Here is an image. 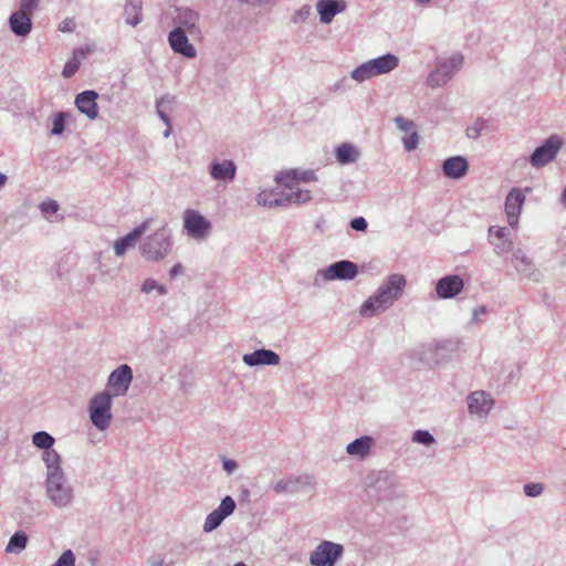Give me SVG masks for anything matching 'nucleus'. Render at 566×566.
Here are the masks:
<instances>
[{
  "mask_svg": "<svg viewBox=\"0 0 566 566\" xmlns=\"http://www.w3.org/2000/svg\"><path fill=\"white\" fill-rule=\"evenodd\" d=\"M419 140H420V136L416 129L402 138L403 148L407 151H412L418 147Z\"/></svg>",
  "mask_w": 566,
  "mask_h": 566,
  "instance_id": "nucleus-43",
  "label": "nucleus"
},
{
  "mask_svg": "<svg viewBox=\"0 0 566 566\" xmlns=\"http://www.w3.org/2000/svg\"><path fill=\"white\" fill-rule=\"evenodd\" d=\"M188 32L172 29L168 34V43L171 50L187 59H195L197 56L196 48L189 42Z\"/></svg>",
  "mask_w": 566,
  "mask_h": 566,
  "instance_id": "nucleus-24",
  "label": "nucleus"
},
{
  "mask_svg": "<svg viewBox=\"0 0 566 566\" xmlns=\"http://www.w3.org/2000/svg\"><path fill=\"white\" fill-rule=\"evenodd\" d=\"M40 0H20V10L33 13L39 8Z\"/></svg>",
  "mask_w": 566,
  "mask_h": 566,
  "instance_id": "nucleus-49",
  "label": "nucleus"
},
{
  "mask_svg": "<svg viewBox=\"0 0 566 566\" xmlns=\"http://www.w3.org/2000/svg\"><path fill=\"white\" fill-rule=\"evenodd\" d=\"M316 11L319 15L322 24H329L334 18L346 10L345 0H318L316 2Z\"/></svg>",
  "mask_w": 566,
  "mask_h": 566,
  "instance_id": "nucleus-27",
  "label": "nucleus"
},
{
  "mask_svg": "<svg viewBox=\"0 0 566 566\" xmlns=\"http://www.w3.org/2000/svg\"><path fill=\"white\" fill-rule=\"evenodd\" d=\"M140 291L144 294H150L154 291H156L158 295L168 294V289L165 285L159 284L155 279H151V277L146 279L142 283Z\"/></svg>",
  "mask_w": 566,
  "mask_h": 566,
  "instance_id": "nucleus-40",
  "label": "nucleus"
},
{
  "mask_svg": "<svg viewBox=\"0 0 566 566\" xmlns=\"http://www.w3.org/2000/svg\"><path fill=\"white\" fill-rule=\"evenodd\" d=\"M463 289V279L457 274H449L437 281L434 291L438 298L449 300L457 297Z\"/></svg>",
  "mask_w": 566,
  "mask_h": 566,
  "instance_id": "nucleus-20",
  "label": "nucleus"
},
{
  "mask_svg": "<svg viewBox=\"0 0 566 566\" xmlns=\"http://www.w3.org/2000/svg\"><path fill=\"white\" fill-rule=\"evenodd\" d=\"M42 461L45 467L46 499L59 510L71 507L75 501V490L62 467V457L57 451H51L42 457Z\"/></svg>",
  "mask_w": 566,
  "mask_h": 566,
  "instance_id": "nucleus-1",
  "label": "nucleus"
},
{
  "mask_svg": "<svg viewBox=\"0 0 566 566\" xmlns=\"http://www.w3.org/2000/svg\"><path fill=\"white\" fill-rule=\"evenodd\" d=\"M465 401L469 415L480 421L488 418L495 405L492 395L485 390H475L470 392L467 396Z\"/></svg>",
  "mask_w": 566,
  "mask_h": 566,
  "instance_id": "nucleus-13",
  "label": "nucleus"
},
{
  "mask_svg": "<svg viewBox=\"0 0 566 566\" xmlns=\"http://www.w3.org/2000/svg\"><path fill=\"white\" fill-rule=\"evenodd\" d=\"M32 13L18 10L10 15L9 23L12 32L18 36H27L32 29Z\"/></svg>",
  "mask_w": 566,
  "mask_h": 566,
  "instance_id": "nucleus-29",
  "label": "nucleus"
},
{
  "mask_svg": "<svg viewBox=\"0 0 566 566\" xmlns=\"http://www.w3.org/2000/svg\"><path fill=\"white\" fill-rule=\"evenodd\" d=\"M560 202L563 205H566V188L564 189V191L562 192V196H560Z\"/></svg>",
  "mask_w": 566,
  "mask_h": 566,
  "instance_id": "nucleus-58",
  "label": "nucleus"
},
{
  "mask_svg": "<svg viewBox=\"0 0 566 566\" xmlns=\"http://www.w3.org/2000/svg\"><path fill=\"white\" fill-rule=\"evenodd\" d=\"M222 467H223V470L228 473V474H231L234 472V470L238 468V464L234 460H231V459H223L222 461Z\"/></svg>",
  "mask_w": 566,
  "mask_h": 566,
  "instance_id": "nucleus-52",
  "label": "nucleus"
},
{
  "mask_svg": "<svg viewBox=\"0 0 566 566\" xmlns=\"http://www.w3.org/2000/svg\"><path fill=\"white\" fill-rule=\"evenodd\" d=\"M394 122L396 127L403 133H411L417 129L415 122L407 119L403 116H396Z\"/></svg>",
  "mask_w": 566,
  "mask_h": 566,
  "instance_id": "nucleus-42",
  "label": "nucleus"
},
{
  "mask_svg": "<svg viewBox=\"0 0 566 566\" xmlns=\"http://www.w3.org/2000/svg\"><path fill=\"white\" fill-rule=\"evenodd\" d=\"M489 242L494 248V253L499 256H502L509 252L515 250L513 249V241L510 237V231L506 228L499 226H491L489 228Z\"/></svg>",
  "mask_w": 566,
  "mask_h": 566,
  "instance_id": "nucleus-21",
  "label": "nucleus"
},
{
  "mask_svg": "<svg viewBox=\"0 0 566 566\" xmlns=\"http://www.w3.org/2000/svg\"><path fill=\"white\" fill-rule=\"evenodd\" d=\"M357 274L358 268L354 262L347 260L337 261L315 273L314 285L321 286V284L326 281L353 280Z\"/></svg>",
  "mask_w": 566,
  "mask_h": 566,
  "instance_id": "nucleus-10",
  "label": "nucleus"
},
{
  "mask_svg": "<svg viewBox=\"0 0 566 566\" xmlns=\"http://www.w3.org/2000/svg\"><path fill=\"white\" fill-rule=\"evenodd\" d=\"M469 171V161L463 156L449 157L442 163V172L449 179H461Z\"/></svg>",
  "mask_w": 566,
  "mask_h": 566,
  "instance_id": "nucleus-28",
  "label": "nucleus"
},
{
  "mask_svg": "<svg viewBox=\"0 0 566 566\" xmlns=\"http://www.w3.org/2000/svg\"><path fill=\"white\" fill-rule=\"evenodd\" d=\"M311 191H291L282 186L281 189H262L255 197L256 205L265 208L286 207L295 203H306L311 201Z\"/></svg>",
  "mask_w": 566,
  "mask_h": 566,
  "instance_id": "nucleus-4",
  "label": "nucleus"
},
{
  "mask_svg": "<svg viewBox=\"0 0 566 566\" xmlns=\"http://www.w3.org/2000/svg\"><path fill=\"white\" fill-rule=\"evenodd\" d=\"M185 272V266L181 263H176L170 270H169V276L171 279H175Z\"/></svg>",
  "mask_w": 566,
  "mask_h": 566,
  "instance_id": "nucleus-53",
  "label": "nucleus"
},
{
  "mask_svg": "<svg viewBox=\"0 0 566 566\" xmlns=\"http://www.w3.org/2000/svg\"><path fill=\"white\" fill-rule=\"evenodd\" d=\"M199 12L188 7L177 8L172 17L174 29L188 32L193 40L202 39Z\"/></svg>",
  "mask_w": 566,
  "mask_h": 566,
  "instance_id": "nucleus-11",
  "label": "nucleus"
},
{
  "mask_svg": "<svg viewBox=\"0 0 566 566\" xmlns=\"http://www.w3.org/2000/svg\"><path fill=\"white\" fill-rule=\"evenodd\" d=\"M482 128L483 122L478 120L472 126L468 127L467 136L471 139H476L481 135Z\"/></svg>",
  "mask_w": 566,
  "mask_h": 566,
  "instance_id": "nucleus-48",
  "label": "nucleus"
},
{
  "mask_svg": "<svg viewBox=\"0 0 566 566\" xmlns=\"http://www.w3.org/2000/svg\"><path fill=\"white\" fill-rule=\"evenodd\" d=\"M171 132H172V130H171V125L166 126V129H165V132H164V137H165V138H168V137L171 135Z\"/></svg>",
  "mask_w": 566,
  "mask_h": 566,
  "instance_id": "nucleus-56",
  "label": "nucleus"
},
{
  "mask_svg": "<svg viewBox=\"0 0 566 566\" xmlns=\"http://www.w3.org/2000/svg\"><path fill=\"white\" fill-rule=\"evenodd\" d=\"M172 245V230L164 223L142 240L139 252L146 261L158 263L170 254Z\"/></svg>",
  "mask_w": 566,
  "mask_h": 566,
  "instance_id": "nucleus-3",
  "label": "nucleus"
},
{
  "mask_svg": "<svg viewBox=\"0 0 566 566\" xmlns=\"http://www.w3.org/2000/svg\"><path fill=\"white\" fill-rule=\"evenodd\" d=\"M275 181L280 186H284L285 189H290L291 191H308L300 186V182H311L316 181V175L313 170H300V169H291L286 171H281L275 176Z\"/></svg>",
  "mask_w": 566,
  "mask_h": 566,
  "instance_id": "nucleus-16",
  "label": "nucleus"
},
{
  "mask_svg": "<svg viewBox=\"0 0 566 566\" xmlns=\"http://www.w3.org/2000/svg\"><path fill=\"white\" fill-rule=\"evenodd\" d=\"M311 14V8L310 6H303L301 9H298L294 15H293V22H305Z\"/></svg>",
  "mask_w": 566,
  "mask_h": 566,
  "instance_id": "nucleus-47",
  "label": "nucleus"
},
{
  "mask_svg": "<svg viewBox=\"0 0 566 566\" xmlns=\"http://www.w3.org/2000/svg\"><path fill=\"white\" fill-rule=\"evenodd\" d=\"M8 181V177L6 174L0 172V191L6 187V184Z\"/></svg>",
  "mask_w": 566,
  "mask_h": 566,
  "instance_id": "nucleus-55",
  "label": "nucleus"
},
{
  "mask_svg": "<svg viewBox=\"0 0 566 566\" xmlns=\"http://www.w3.org/2000/svg\"><path fill=\"white\" fill-rule=\"evenodd\" d=\"M375 486L382 499H390L397 493L396 478L389 472H379Z\"/></svg>",
  "mask_w": 566,
  "mask_h": 566,
  "instance_id": "nucleus-32",
  "label": "nucleus"
},
{
  "mask_svg": "<svg viewBox=\"0 0 566 566\" xmlns=\"http://www.w3.org/2000/svg\"><path fill=\"white\" fill-rule=\"evenodd\" d=\"M235 1L241 4H247V6H251V7H260V6H263V4H266L270 2V0H235Z\"/></svg>",
  "mask_w": 566,
  "mask_h": 566,
  "instance_id": "nucleus-54",
  "label": "nucleus"
},
{
  "mask_svg": "<svg viewBox=\"0 0 566 566\" xmlns=\"http://www.w3.org/2000/svg\"><path fill=\"white\" fill-rule=\"evenodd\" d=\"M563 147V139L558 135H552L536 147L530 156V164L534 168H543L553 161Z\"/></svg>",
  "mask_w": 566,
  "mask_h": 566,
  "instance_id": "nucleus-12",
  "label": "nucleus"
},
{
  "mask_svg": "<svg viewBox=\"0 0 566 566\" xmlns=\"http://www.w3.org/2000/svg\"><path fill=\"white\" fill-rule=\"evenodd\" d=\"M233 566H248V565L244 564L243 562H239V563L234 564Z\"/></svg>",
  "mask_w": 566,
  "mask_h": 566,
  "instance_id": "nucleus-59",
  "label": "nucleus"
},
{
  "mask_svg": "<svg viewBox=\"0 0 566 566\" xmlns=\"http://www.w3.org/2000/svg\"><path fill=\"white\" fill-rule=\"evenodd\" d=\"M125 22L136 27L142 21V0H127L124 9Z\"/></svg>",
  "mask_w": 566,
  "mask_h": 566,
  "instance_id": "nucleus-36",
  "label": "nucleus"
},
{
  "mask_svg": "<svg viewBox=\"0 0 566 566\" xmlns=\"http://www.w3.org/2000/svg\"><path fill=\"white\" fill-rule=\"evenodd\" d=\"M525 199V193L521 188L511 189L505 198L504 210L507 217V223L513 229L517 228Z\"/></svg>",
  "mask_w": 566,
  "mask_h": 566,
  "instance_id": "nucleus-19",
  "label": "nucleus"
},
{
  "mask_svg": "<svg viewBox=\"0 0 566 566\" xmlns=\"http://www.w3.org/2000/svg\"><path fill=\"white\" fill-rule=\"evenodd\" d=\"M235 507L237 504L232 496H224L219 506L206 516L202 526L203 532L211 533L217 530L234 512Z\"/></svg>",
  "mask_w": 566,
  "mask_h": 566,
  "instance_id": "nucleus-18",
  "label": "nucleus"
},
{
  "mask_svg": "<svg viewBox=\"0 0 566 566\" xmlns=\"http://www.w3.org/2000/svg\"><path fill=\"white\" fill-rule=\"evenodd\" d=\"M375 440L370 436H361L346 446V452L350 457L365 459L371 451Z\"/></svg>",
  "mask_w": 566,
  "mask_h": 566,
  "instance_id": "nucleus-30",
  "label": "nucleus"
},
{
  "mask_svg": "<svg viewBox=\"0 0 566 566\" xmlns=\"http://www.w3.org/2000/svg\"><path fill=\"white\" fill-rule=\"evenodd\" d=\"M70 117V114L66 112H56L52 116V128H51V135L59 136L62 135L65 130V124L67 118Z\"/></svg>",
  "mask_w": 566,
  "mask_h": 566,
  "instance_id": "nucleus-39",
  "label": "nucleus"
},
{
  "mask_svg": "<svg viewBox=\"0 0 566 566\" xmlns=\"http://www.w3.org/2000/svg\"><path fill=\"white\" fill-rule=\"evenodd\" d=\"M185 546L177 545L171 547L166 554L157 553L153 554L147 563L149 566H175L177 559L175 557H179L184 554Z\"/></svg>",
  "mask_w": 566,
  "mask_h": 566,
  "instance_id": "nucleus-31",
  "label": "nucleus"
},
{
  "mask_svg": "<svg viewBox=\"0 0 566 566\" xmlns=\"http://www.w3.org/2000/svg\"><path fill=\"white\" fill-rule=\"evenodd\" d=\"M154 223L153 218L145 219L140 224L135 227L126 235L118 238L114 242V252L117 256H123L127 250L136 243L137 239L140 238Z\"/></svg>",
  "mask_w": 566,
  "mask_h": 566,
  "instance_id": "nucleus-22",
  "label": "nucleus"
},
{
  "mask_svg": "<svg viewBox=\"0 0 566 566\" xmlns=\"http://www.w3.org/2000/svg\"><path fill=\"white\" fill-rule=\"evenodd\" d=\"M237 169L235 163L226 158H212L208 165V174L211 180L221 186H228L234 181Z\"/></svg>",
  "mask_w": 566,
  "mask_h": 566,
  "instance_id": "nucleus-15",
  "label": "nucleus"
},
{
  "mask_svg": "<svg viewBox=\"0 0 566 566\" xmlns=\"http://www.w3.org/2000/svg\"><path fill=\"white\" fill-rule=\"evenodd\" d=\"M368 223L364 217H356L350 221V228L355 231H365Z\"/></svg>",
  "mask_w": 566,
  "mask_h": 566,
  "instance_id": "nucleus-50",
  "label": "nucleus"
},
{
  "mask_svg": "<svg viewBox=\"0 0 566 566\" xmlns=\"http://www.w3.org/2000/svg\"><path fill=\"white\" fill-rule=\"evenodd\" d=\"M342 544L323 539L310 553L311 566H336L344 556Z\"/></svg>",
  "mask_w": 566,
  "mask_h": 566,
  "instance_id": "nucleus-8",
  "label": "nucleus"
},
{
  "mask_svg": "<svg viewBox=\"0 0 566 566\" xmlns=\"http://www.w3.org/2000/svg\"><path fill=\"white\" fill-rule=\"evenodd\" d=\"M486 314H488L486 306H484V305L476 306L472 311V316H471L470 323L472 325H476V324L481 323Z\"/></svg>",
  "mask_w": 566,
  "mask_h": 566,
  "instance_id": "nucleus-46",
  "label": "nucleus"
},
{
  "mask_svg": "<svg viewBox=\"0 0 566 566\" xmlns=\"http://www.w3.org/2000/svg\"><path fill=\"white\" fill-rule=\"evenodd\" d=\"M92 52V48L86 45L73 51L72 57L65 63L62 75L65 78L72 77L80 69L81 61Z\"/></svg>",
  "mask_w": 566,
  "mask_h": 566,
  "instance_id": "nucleus-34",
  "label": "nucleus"
},
{
  "mask_svg": "<svg viewBox=\"0 0 566 566\" xmlns=\"http://www.w3.org/2000/svg\"><path fill=\"white\" fill-rule=\"evenodd\" d=\"M407 279L401 273L388 275L360 306L359 314L364 317L378 315L390 308L403 294Z\"/></svg>",
  "mask_w": 566,
  "mask_h": 566,
  "instance_id": "nucleus-2",
  "label": "nucleus"
},
{
  "mask_svg": "<svg viewBox=\"0 0 566 566\" xmlns=\"http://www.w3.org/2000/svg\"><path fill=\"white\" fill-rule=\"evenodd\" d=\"M511 263L518 275L526 280L539 282L543 279V274L534 261L520 248L513 251Z\"/></svg>",
  "mask_w": 566,
  "mask_h": 566,
  "instance_id": "nucleus-17",
  "label": "nucleus"
},
{
  "mask_svg": "<svg viewBox=\"0 0 566 566\" xmlns=\"http://www.w3.org/2000/svg\"><path fill=\"white\" fill-rule=\"evenodd\" d=\"M75 29V22L73 19L66 18L59 24V31L61 32H73Z\"/></svg>",
  "mask_w": 566,
  "mask_h": 566,
  "instance_id": "nucleus-51",
  "label": "nucleus"
},
{
  "mask_svg": "<svg viewBox=\"0 0 566 566\" xmlns=\"http://www.w3.org/2000/svg\"><path fill=\"white\" fill-rule=\"evenodd\" d=\"M335 156L340 165H348L358 160L360 151L353 144L343 143L336 147Z\"/></svg>",
  "mask_w": 566,
  "mask_h": 566,
  "instance_id": "nucleus-35",
  "label": "nucleus"
},
{
  "mask_svg": "<svg viewBox=\"0 0 566 566\" xmlns=\"http://www.w3.org/2000/svg\"><path fill=\"white\" fill-rule=\"evenodd\" d=\"M28 535L23 531L15 532L9 539V543L7 544L6 552L7 553H13L19 554L22 551L25 549L28 544Z\"/></svg>",
  "mask_w": 566,
  "mask_h": 566,
  "instance_id": "nucleus-38",
  "label": "nucleus"
},
{
  "mask_svg": "<svg viewBox=\"0 0 566 566\" xmlns=\"http://www.w3.org/2000/svg\"><path fill=\"white\" fill-rule=\"evenodd\" d=\"M242 361L249 367L277 366L281 358L280 355L272 349L260 348L252 353L244 354Z\"/></svg>",
  "mask_w": 566,
  "mask_h": 566,
  "instance_id": "nucleus-26",
  "label": "nucleus"
},
{
  "mask_svg": "<svg viewBox=\"0 0 566 566\" xmlns=\"http://www.w3.org/2000/svg\"><path fill=\"white\" fill-rule=\"evenodd\" d=\"M430 1L431 0H415V2L420 6H427L430 3Z\"/></svg>",
  "mask_w": 566,
  "mask_h": 566,
  "instance_id": "nucleus-57",
  "label": "nucleus"
},
{
  "mask_svg": "<svg viewBox=\"0 0 566 566\" xmlns=\"http://www.w3.org/2000/svg\"><path fill=\"white\" fill-rule=\"evenodd\" d=\"M177 104V98L175 95L165 94L156 99V114L160 118V120L165 124V126L171 125V118L169 117V113H171Z\"/></svg>",
  "mask_w": 566,
  "mask_h": 566,
  "instance_id": "nucleus-33",
  "label": "nucleus"
},
{
  "mask_svg": "<svg viewBox=\"0 0 566 566\" xmlns=\"http://www.w3.org/2000/svg\"><path fill=\"white\" fill-rule=\"evenodd\" d=\"M98 93L93 90H87L78 93L75 96L74 104L78 112L85 115L88 119H96L98 116L97 106Z\"/></svg>",
  "mask_w": 566,
  "mask_h": 566,
  "instance_id": "nucleus-25",
  "label": "nucleus"
},
{
  "mask_svg": "<svg viewBox=\"0 0 566 566\" xmlns=\"http://www.w3.org/2000/svg\"><path fill=\"white\" fill-rule=\"evenodd\" d=\"M132 381L133 369L130 366L123 364L111 373L106 382V390L103 392H109L112 398L124 396L128 391Z\"/></svg>",
  "mask_w": 566,
  "mask_h": 566,
  "instance_id": "nucleus-14",
  "label": "nucleus"
},
{
  "mask_svg": "<svg viewBox=\"0 0 566 566\" xmlns=\"http://www.w3.org/2000/svg\"><path fill=\"white\" fill-rule=\"evenodd\" d=\"M182 229L186 235L196 241H205L212 231V223L196 209H186L182 214Z\"/></svg>",
  "mask_w": 566,
  "mask_h": 566,
  "instance_id": "nucleus-9",
  "label": "nucleus"
},
{
  "mask_svg": "<svg viewBox=\"0 0 566 566\" xmlns=\"http://www.w3.org/2000/svg\"><path fill=\"white\" fill-rule=\"evenodd\" d=\"M399 65V57L392 53H386L368 60L350 72V78L357 83H364L375 76L390 73Z\"/></svg>",
  "mask_w": 566,
  "mask_h": 566,
  "instance_id": "nucleus-5",
  "label": "nucleus"
},
{
  "mask_svg": "<svg viewBox=\"0 0 566 566\" xmlns=\"http://www.w3.org/2000/svg\"><path fill=\"white\" fill-rule=\"evenodd\" d=\"M313 485L312 476L307 474L296 475V476H286L273 484V490L276 493H298L301 491L307 490Z\"/></svg>",
  "mask_w": 566,
  "mask_h": 566,
  "instance_id": "nucleus-23",
  "label": "nucleus"
},
{
  "mask_svg": "<svg viewBox=\"0 0 566 566\" xmlns=\"http://www.w3.org/2000/svg\"><path fill=\"white\" fill-rule=\"evenodd\" d=\"M463 65V55L460 52L449 56H439L434 61V69L428 74L426 84L431 88L447 85Z\"/></svg>",
  "mask_w": 566,
  "mask_h": 566,
  "instance_id": "nucleus-6",
  "label": "nucleus"
},
{
  "mask_svg": "<svg viewBox=\"0 0 566 566\" xmlns=\"http://www.w3.org/2000/svg\"><path fill=\"white\" fill-rule=\"evenodd\" d=\"M54 442V437L46 431H38L32 436V443L38 449L43 450L41 458L46 454V452L55 451L52 449Z\"/></svg>",
  "mask_w": 566,
  "mask_h": 566,
  "instance_id": "nucleus-37",
  "label": "nucleus"
},
{
  "mask_svg": "<svg viewBox=\"0 0 566 566\" xmlns=\"http://www.w3.org/2000/svg\"><path fill=\"white\" fill-rule=\"evenodd\" d=\"M113 398L109 392H98L90 401L88 413L92 424L99 431H105L113 420Z\"/></svg>",
  "mask_w": 566,
  "mask_h": 566,
  "instance_id": "nucleus-7",
  "label": "nucleus"
},
{
  "mask_svg": "<svg viewBox=\"0 0 566 566\" xmlns=\"http://www.w3.org/2000/svg\"><path fill=\"white\" fill-rule=\"evenodd\" d=\"M39 208L44 216H50L56 213L60 209V206L56 200L46 199L41 202Z\"/></svg>",
  "mask_w": 566,
  "mask_h": 566,
  "instance_id": "nucleus-45",
  "label": "nucleus"
},
{
  "mask_svg": "<svg viewBox=\"0 0 566 566\" xmlns=\"http://www.w3.org/2000/svg\"><path fill=\"white\" fill-rule=\"evenodd\" d=\"M412 442L422 444L426 447H430V446L434 444L436 439L432 436V433H430L428 430L419 429L412 433Z\"/></svg>",
  "mask_w": 566,
  "mask_h": 566,
  "instance_id": "nucleus-41",
  "label": "nucleus"
},
{
  "mask_svg": "<svg viewBox=\"0 0 566 566\" xmlns=\"http://www.w3.org/2000/svg\"><path fill=\"white\" fill-rule=\"evenodd\" d=\"M544 490L543 483H526L523 486V491L528 497H537L543 494Z\"/></svg>",
  "mask_w": 566,
  "mask_h": 566,
  "instance_id": "nucleus-44",
  "label": "nucleus"
}]
</instances>
